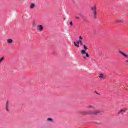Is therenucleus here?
Wrapping results in <instances>:
<instances>
[{
	"mask_svg": "<svg viewBox=\"0 0 128 128\" xmlns=\"http://www.w3.org/2000/svg\"><path fill=\"white\" fill-rule=\"evenodd\" d=\"M96 92V94H98V92Z\"/></svg>",
	"mask_w": 128,
	"mask_h": 128,
	"instance_id": "21",
	"label": "nucleus"
},
{
	"mask_svg": "<svg viewBox=\"0 0 128 128\" xmlns=\"http://www.w3.org/2000/svg\"><path fill=\"white\" fill-rule=\"evenodd\" d=\"M126 108L122 110H120L118 112V116H120V114H124V112H126Z\"/></svg>",
	"mask_w": 128,
	"mask_h": 128,
	"instance_id": "7",
	"label": "nucleus"
},
{
	"mask_svg": "<svg viewBox=\"0 0 128 128\" xmlns=\"http://www.w3.org/2000/svg\"><path fill=\"white\" fill-rule=\"evenodd\" d=\"M80 54H82L84 60H86V58H90V55H88V54L86 53V50H80Z\"/></svg>",
	"mask_w": 128,
	"mask_h": 128,
	"instance_id": "2",
	"label": "nucleus"
},
{
	"mask_svg": "<svg viewBox=\"0 0 128 128\" xmlns=\"http://www.w3.org/2000/svg\"><path fill=\"white\" fill-rule=\"evenodd\" d=\"M78 42H79V44H80V46H82V40H79Z\"/></svg>",
	"mask_w": 128,
	"mask_h": 128,
	"instance_id": "13",
	"label": "nucleus"
},
{
	"mask_svg": "<svg viewBox=\"0 0 128 128\" xmlns=\"http://www.w3.org/2000/svg\"><path fill=\"white\" fill-rule=\"evenodd\" d=\"M98 77L100 78H102L103 80H104V78H106V76L104 74H100Z\"/></svg>",
	"mask_w": 128,
	"mask_h": 128,
	"instance_id": "6",
	"label": "nucleus"
},
{
	"mask_svg": "<svg viewBox=\"0 0 128 128\" xmlns=\"http://www.w3.org/2000/svg\"><path fill=\"white\" fill-rule=\"evenodd\" d=\"M83 46H84V50H84L86 52V50H88V47H86V45H84Z\"/></svg>",
	"mask_w": 128,
	"mask_h": 128,
	"instance_id": "15",
	"label": "nucleus"
},
{
	"mask_svg": "<svg viewBox=\"0 0 128 128\" xmlns=\"http://www.w3.org/2000/svg\"><path fill=\"white\" fill-rule=\"evenodd\" d=\"M37 30H40V32H42V30H44V26H42V25H38L37 26Z\"/></svg>",
	"mask_w": 128,
	"mask_h": 128,
	"instance_id": "5",
	"label": "nucleus"
},
{
	"mask_svg": "<svg viewBox=\"0 0 128 128\" xmlns=\"http://www.w3.org/2000/svg\"><path fill=\"white\" fill-rule=\"evenodd\" d=\"M80 40H81L82 38V36H80V38H79Z\"/></svg>",
	"mask_w": 128,
	"mask_h": 128,
	"instance_id": "19",
	"label": "nucleus"
},
{
	"mask_svg": "<svg viewBox=\"0 0 128 128\" xmlns=\"http://www.w3.org/2000/svg\"><path fill=\"white\" fill-rule=\"evenodd\" d=\"M116 22H124V20H120L116 21Z\"/></svg>",
	"mask_w": 128,
	"mask_h": 128,
	"instance_id": "17",
	"label": "nucleus"
},
{
	"mask_svg": "<svg viewBox=\"0 0 128 128\" xmlns=\"http://www.w3.org/2000/svg\"><path fill=\"white\" fill-rule=\"evenodd\" d=\"M76 20H78V18H80V17L76 16Z\"/></svg>",
	"mask_w": 128,
	"mask_h": 128,
	"instance_id": "20",
	"label": "nucleus"
},
{
	"mask_svg": "<svg viewBox=\"0 0 128 128\" xmlns=\"http://www.w3.org/2000/svg\"><path fill=\"white\" fill-rule=\"evenodd\" d=\"M8 44H12V39H8L7 40Z\"/></svg>",
	"mask_w": 128,
	"mask_h": 128,
	"instance_id": "11",
	"label": "nucleus"
},
{
	"mask_svg": "<svg viewBox=\"0 0 128 128\" xmlns=\"http://www.w3.org/2000/svg\"><path fill=\"white\" fill-rule=\"evenodd\" d=\"M4 60V56L0 58V64L2 62V60Z\"/></svg>",
	"mask_w": 128,
	"mask_h": 128,
	"instance_id": "14",
	"label": "nucleus"
},
{
	"mask_svg": "<svg viewBox=\"0 0 128 128\" xmlns=\"http://www.w3.org/2000/svg\"><path fill=\"white\" fill-rule=\"evenodd\" d=\"M74 44L75 46H77V48H80V42L76 41V42H74Z\"/></svg>",
	"mask_w": 128,
	"mask_h": 128,
	"instance_id": "8",
	"label": "nucleus"
},
{
	"mask_svg": "<svg viewBox=\"0 0 128 128\" xmlns=\"http://www.w3.org/2000/svg\"><path fill=\"white\" fill-rule=\"evenodd\" d=\"M6 112H8V101H7L6 104Z\"/></svg>",
	"mask_w": 128,
	"mask_h": 128,
	"instance_id": "9",
	"label": "nucleus"
},
{
	"mask_svg": "<svg viewBox=\"0 0 128 128\" xmlns=\"http://www.w3.org/2000/svg\"><path fill=\"white\" fill-rule=\"evenodd\" d=\"M119 54H121L123 56L126 58L125 62H126V64H128V55L126 54L122 51H119Z\"/></svg>",
	"mask_w": 128,
	"mask_h": 128,
	"instance_id": "4",
	"label": "nucleus"
},
{
	"mask_svg": "<svg viewBox=\"0 0 128 128\" xmlns=\"http://www.w3.org/2000/svg\"><path fill=\"white\" fill-rule=\"evenodd\" d=\"M102 114V111H88V112H82V114Z\"/></svg>",
	"mask_w": 128,
	"mask_h": 128,
	"instance_id": "1",
	"label": "nucleus"
},
{
	"mask_svg": "<svg viewBox=\"0 0 128 128\" xmlns=\"http://www.w3.org/2000/svg\"><path fill=\"white\" fill-rule=\"evenodd\" d=\"M86 108H94V110L96 109V107H94V106H92V105H89L88 106H86Z\"/></svg>",
	"mask_w": 128,
	"mask_h": 128,
	"instance_id": "10",
	"label": "nucleus"
},
{
	"mask_svg": "<svg viewBox=\"0 0 128 128\" xmlns=\"http://www.w3.org/2000/svg\"><path fill=\"white\" fill-rule=\"evenodd\" d=\"M91 10L93 12L94 18H96V6H93L91 7Z\"/></svg>",
	"mask_w": 128,
	"mask_h": 128,
	"instance_id": "3",
	"label": "nucleus"
},
{
	"mask_svg": "<svg viewBox=\"0 0 128 128\" xmlns=\"http://www.w3.org/2000/svg\"><path fill=\"white\" fill-rule=\"evenodd\" d=\"M48 122H52V119L50 118H48L47 120Z\"/></svg>",
	"mask_w": 128,
	"mask_h": 128,
	"instance_id": "16",
	"label": "nucleus"
},
{
	"mask_svg": "<svg viewBox=\"0 0 128 128\" xmlns=\"http://www.w3.org/2000/svg\"><path fill=\"white\" fill-rule=\"evenodd\" d=\"M70 26H72V22H70Z\"/></svg>",
	"mask_w": 128,
	"mask_h": 128,
	"instance_id": "18",
	"label": "nucleus"
},
{
	"mask_svg": "<svg viewBox=\"0 0 128 128\" xmlns=\"http://www.w3.org/2000/svg\"><path fill=\"white\" fill-rule=\"evenodd\" d=\"M34 8V4L32 3L30 5V8Z\"/></svg>",
	"mask_w": 128,
	"mask_h": 128,
	"instance_id": "12",
	"label": "nucleus"
}]
</instances>
